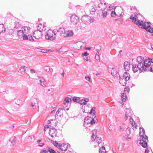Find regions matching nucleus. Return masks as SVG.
Segmentation results:
<instances>
[{
  "mask_svg": "<svg viewBox=\"0 0 153 153\" xmlns=\"http://www.w3.org/2000/svg\"><path fill=\"white\" fill-rule=\"evenodd\" d=\"M144 59L143 57L139 56L137 57L136 63L132 64V69L134 73H135L139 71V73H140L143 70L145 71L146 70Z\"/></svg>",
  "mask_w": 153,
  "mask_h": 153,
  "instance_id": "1",
  "label": "nucleus"
},
{
  "mask_svg": "<svg viewBox=\"0 0 153 153\" xmlns=\"http://www.w3.org/2000/svg\"><path fill=\"white\" fill-rule=\"evenodd\" d=\"M151 25L150 22L144 23L143 21L140 20L137 25L141 28L145 29L147 32L152 33L153 31V26H151Z\"/></svg>",
  "mask_w": 153,
  "mask_h": 153,
  "instance_id": "2",
  "label": "nucleus"
},
{
  "mask_svg": "<svg viewBox=\"0 0 153 153\" xmlns=\"http://www.w3.org/2000/svg\"><path fill=\"white\" fill-rule=\"evenodd\" d=\"M54 30H52L51 29L48 30L45 35V37L46 39L51 41L55 39L56 37L57 33Z\"/></svg>",
  "mask_w": 153,
  "mask_h": 153,
  "instance_id": "3",
  "label": "nucleus"
},
{
  "mask_svg": "<svg viewBox=\"0 0 153 153\" xmlns=\"http://www.w3.org/2000/svg\"><path fill=\"white\" fill-rule=\"evenodd\" d=\"M40 29H41L40 28L39 29H38L37 30H35L33 33V35H34V37L36 39H39L42 38V31L45 30L46 28L44 27L42 30Z\"/></svg>",
  "mask_w": 153,
  "mask_h": 153,
  "instance_id": "4",
  "label": "nucleus"
},
{
  "mask_svg": "<svg viewBox=\"0 0 153 153\" xmlns=\"http://www.w3.org/2000/svg\"><path fill=\"white\" fill-rule=\"evenodd\" d=\"M81 21L83 23L86 24L93 22L94 21V19L93 18H91L90 16L87 15H84L82 16L81 19Z\"/></svg>",
  "mask_w": 153,
  "mask_h": 153,
  "instance_id": "5",
  "label": "nucleus"
},
{
  "mask_svg": "<svg viewBox=\"0 0 153 153\" xmlns=\"http://www.w3.org/2000/svg\"><path fill=\"white\" fill-rule=\"evenodd\" d=\"M95 119H97L95 116H94V117L93 118V117H91L88 116L85 118L84 122L87 124H90L92 125L96 122Z\"/></svg>",
  "mask_w": 153,
  "mask_h": 153,
  "instance_id": "6",
  "label": "nucleus"
},
{
  "mask_svg": "<svg viewBox=\"0 0 153 153\" xmlns=\"http://www.w3.org/2000/svg\"><path fill=\"white\" fill-rule=\"evenodd\" d=\"M96 131L95 130H93L92 131V135L91 136V139L92 141L97 142L99 144V141L97 142L98 140H101V138L99 137H97L96 135Z\"/></svg>",
  "mask_w": 153,
  "mask_h": 153,
  "instance_id": "7",
  "label": "nucleus"
},
{
  "mask_svg": "<svg viewBox=\"0 0 153 153\" xmlns=\"http://www.w3.org/2000/svg\"><path fill=\"white\" fill-rule=\"evenodd\" d=\"M140 15V14H137V15L135 14L133 16V14H131L129 18L130 19L132 20L134 24L137 25V24H138V22L140 21V20H139L138 19V16H139Z\"/></svg>",
  "mask_w": 153,
  "mask_h": 153,
  "instance_id": "8",
  "label": "nucleus"
},
{
  "mask_svg": "<svg viewBox=\"0 0 153 153\" xmlns=\"http://www.w3.org/2000/svg\"><path fill=\"white\" fill-rule=\"evenodd\" d=\"M22 37L24 40H28L31 42H33L34 41V39L31 34L28 33L25 34Z\"/></svg>",
  "mask_w": 153,
  "mask_h": 153,
  "instance_id": "9",
  "label": "nucleus"
},
{
  "mask_svg": "<svg viewBox=\"0 0 153 153\" xmlns=\"http://www.w3.org/2000/svg\"><path fill=\"white\" fill-rule=\"evenodd\" d=\"M58 153V151H55L53 149L50 147H48L45 149L41 150L40 151V153Z\"/></svg>",
  "mask_w": 153,
  "mask_h": 153,
  "instance_id": "10",
  "label": "nucleus"
},
{
  "mask_svg": "<svg viewBox=\"0 0 153 153\" xmlns=\"http://www.w3.org/2000/svg\"><path fill=\"white\" fill-rule=\"evenodd\" d=\"M57 133V130L53 127H52V128H50L49 134L51 137H56Z\"/></svg>",
  "mask_w": 153,
  "mask_h": 153,
  "instance_id": "11",
  "label": "nucleus"
},
{
  "mask_svg": "<svg viewBox=\"0 0 153 153\" xmlns=\"http://www.w3.org/2000/svg\"><path fill=\"white\" fill-rule=\"evenodd\" d=\"M76 43L77 44V45L80 47L81 49H84L85 50H89L91 48L89 47H85V46L86 45V43L83 42H77Z\"/></svg>",
  "mask_w": 153,
  "mask_h": 153,
  "instance_id": "12",
  "label": "nucleus"
},
{
  "mask_svg": "<svg viewBox=\"0 0 153 153\" xmlns=\"http://www.w3.org/2000/svg\"><path fill=\"white\" fill-rule=\"evenodd\" d=\"M147 58L148 59H144V61L145 62V63L146 66L145 68H149L151 65V63L153 64V58H150L149 57H148Z\"/></svg>",
  "mask_w": 153,
  "mask_h": 153,
  "instance_id": "13",
  "label": "nucleus"
},
{
  "mask_svg": "<svg viewBox=\"0 0 153 153\" xmlns=\"http://www.w3.org/2000/svg\"><path fill=\"white\" fill-rule=\"evenodd\" d=\"M70 20L71 22L73 24H76L79 21V18L76 15H73L71 16Z\"/></svg>",
  "mask_w": 153,
  "mask_h": 153,
  "instance_id": "14",
  "label": "nucleus"
},
{
  "mask_svg": "<svg viewBox=\"0 0 153 153\" xmlns=\"http://www.w3.org/2000/svg\"><path fill=\"white\" fill-rule=\"evenodd\" d=\"M68 143L66 144L64 143L62 144L60 143L59 149L61 151L66 152L68 148Z\"/></svg>",
  "mask_w": 153,
  "mask_h": 153,
  "instance_id": "15",
  "label": "nucleus"
},
{
  "mask_svg": "<svg viewBox=\"0 0 153 153\" xmlns=\"http://www.w3.org/2000/svg\"><path fill=\"white\" fill-rule=\"evenodd\" d=\"M74 33L72 30H68L63 33V36L65 37H69L73 36Z\"/></svg>",
  "mask_w": 153,
  "mask_h": 153,
  "instance_id": "16",
  "label": "nucleus"
},
{
  "mask_svg": "<svg viewBox=\"0 0 153 153\" xmlns=\"http://www.w3.org/2000/svg\"><path fill=\"white\" fill-rule=\"evenodd\" d=\"M111 74L114 77L119 78L120 76L119 73L113 68H112V69L111 70Z\"/></svg>",
  "mask_w": 153,
  "mask_h": 153,
  "instance_id": "17",
  "label": "nucleus"
},
{
  "mask_svg": "<svg viewBox=\"0 0 153 153\" xmlns=\"http://www.w3.org/2000/svg\"><path fill=\"white\" fill-rule=\"evenodd\" d=\"M98 7L100 8V11L105 10L106 8V3L105 2H101L98 5Z\"/></svg>",
  "mask_w": 153,
  "mask_h": 153,
  "instance_id": "18",
  "label": "nucleus"
},
{
  "mask_svg": "<svg viewBox=\"0 0 153 153\" xmlns=\"http://www.w3.org/2000/svg\"><path fill=\"white\" fill-rule=\"evenodd\" d=\"M124 68L126 71H128L130 69V64L129 62L125 61L124 63Z\"/></svg>",
  "mask_w": 153,
  "mask_h": 153,
  "instance_id": "19",
  "label": "nucleus"
},
{
  "mask_svg": "<svg viewBox=\"0 0 153 153\" xmlns=\"http://www.w3.org/2000/svg\"><path fill=\"white\" fill-rule=\"evenodd\" d=\"M123 76H122V78H124V80L126 81H128L130 78V75L129 74L126 72H125L124 73L123 75Z\"/></svg>",
  "mask_w": 153,
  "mask_h": 153,
  "instance_id": "20",
  "label": "nucleus"
},
{
  "mask_svg": "<svg viewBox=\"0 0 153 153\" xmlns=\"http://www.w3.org/2000/svg\"><path fill=\"white\" fill-rule=\"evenodd\" d=\"M39 83L43 87H45L46 85L45 80L43 78H39Z\"/></svg>",
  "mask_w": 153,
  "mask_h": 153,
  "instance_id": "21",
  "label": "nucleus"
},
{
  "mask_svg": "<svg viewBox=\"0 0 153 153\" xmlns=\"http://www.w3.org/2000/svg\"><path fill=\"white\" fill-rule=\"evenodd\" d=\"M119 78L120 83L123 86H125L126 84V82L127 81H126L124 79L123 80V78H122V77L120 76Z\"/></svg>",
  "mask_w": 153,
  "mask_h": 153,
  "instance_id": "22",
  "label": "nucleus"
},
{
  "mask_svg": "<svg viewBox=\"0 0 153 153\" xmlns=\"http://www.w3.org/2000/svg\"><path fill=\"white\" fill-rule=\"evenodd\" d=\"M71 99H70L68 97H66L63 102V106L64 107L66 106L67 104H68L69 102L71 101Z\"/></svg>",
  "mask_w": 153,
  "mask_h": 153,
  "instance_id": "23",
  "label": "nucleus"
},
{
  "mask_svg": "<svg viewBox=\"0 0 153 153\" xmlns=\"http://www.w3.org/2000/svg\"><path fill=\"white\" fill-rule=\"evenodd\" d=\"M24 32L22 30H19L17 31L18 37L19 38H23V36L24 34Z\"/></svg>",
  "mask_w": 153,
  "mask_h": 153,
  "instance_id": "24",
  "label": "nucleus"
},
{
  "mask_svg": "<svg viewBox=\"0 0 153 153\" xmlns=\"http://www.w3.org/2000/svg\"><path fill=\"white\" fill-rule=\"evenodd\" d=\"M138 142H139L141 144V146H142L144 148H146L147 146V143L145 141H142L141 142V140H137Z\"/></svg>",
  "mask_w": 153,
  "mask_h": 153,
  "instance_id": "25",
  "label": "nucleus"
},
{
  "mask_svg": "<svg viewBox=\"0 0 153 153\" xmlns=\"http://www.w3.org/2000/svg\"><path fill=\"white\" fill-rule=\"evenodd\" d=\"M56 30L57 32L60 34H63V33H64L65 32V30L63 28H59L58 29L54 30Z\"/></svg>",
  "mask_w": 153,
  "mask_h": 153,
  "instance_id": "26",
  "label": "nucleus"
},
{
  "mask_svg": "<svg viewBox=\"0 0 153 153\" xmlns=\"http://www.w3.org/2000/svg\"><path fill=\"white\" fill-rule=\"evenodd\" d=\"M26 68H27V67L25 66L21 67L19 70V72L22 74H24L26 71Z\"/></svg>",
  "mask_w": 153,
  "mask_h": 153,
  "instance_id": "27",
  "label": "nucleus"
},
{
  "mask_svg": "<svg viewBox=\"0 0 153 153\" xmlns=\"http://www.w3.org/2000/svg\"><path fill=\"white\" fill-rule=\"evenodd\" d=\"M15 137H12L10 138L9 140V142H10L11 145L10 146H13L15 142Z\"/></svg>",
  "mask_w": 153,
  "mask_h": 153,
  "instance_id": "28",
  "label": "nucleus"
},
{
  "mask_svg": "<svg viewBox=\"0 0 153 153\" xmlns=\"http://www.w3.org/2000/svg\"><path fill=\"white\" fill-rule=\"evenodd\" d=\"M91 108L90 110V112H89L90 114L93 116V117L94 116H95V110L96 108L95 107H91Z\"/></svg>",
  "mask_w": 153,
  "mask_h": 153,
  "instance_id": "29",
  "label": "nucleus"
},
{
  "mask_svg": "<svg viewBox=\"0 0 153 153\" xmlns=\"http://www.w3.org/2000/svg\"><path fill=\"white\" fill-rule=\"evenodd\" d=\"M5 30V28L3 24H0V33H3Z\"/></svg>",
  "mask_w": 153,
  "mask_h": 153,
  "instance_id": "30",
  "label": "nucleus"
},
{
  "mask_svg": "<svg viewBox=\"0 0 153 153\" xmlns=\"http://www.w3.org/2000/svg\"><path fill=\"white\" fill-rule=\"evenodd\" d=\"M96 6H92L91 7V8L90 9V13L92 14H94V12L96 11Z\"/></svg>",
  "mask_w": 153,
  "mask_h": 153,
  "instance_id": "31",
  "label": "nucleus"
},
{
  "mask_svg": "<svg viewBox=\"0 0 153 153\" xmlns=\"http://www.w3.org/2000/svg\"><path fill=\"white\" fill-rule=\"evenodd\" d=\"M122 100L123 101H126L127 97V95L124 93H122L121 94Z\"/></svg>",
  "mask_w": 153,
  "mask_h": 153,
  "instance_id": "32",
  "label": "nucleus"
},
{
  "mask_svg": "<svg viewBox=\"0 0 153 153\" xmlns=\"http://www.w3.org/2000/svg\"><path fill=\"white\" fill-rule=\"evenodd\" d=\"M62 110V108H59L56 113L55 115V118L56 119H58V114H60L61 111Z\"/></svg>",
  "mask_w": 153,
  "mask_h": 153,
  "instance_id": "33",
  "label": "nucleus"
},
{
  "mask_svg": "<svg viewBox=\"0 0 153 153\" xmlns=\"http://www.w3.org/2000/svg\"><path fill=\"white\" fill-rule=\"evenodd\" d=\"M140 136L141 137H142V140L143 141H146V140L148 141V137L147 136L143 134H141Z\"/></svg>",
  "mask_w": 153,
  "mask_h": 153,
  "instance_id": "34",
  "label": "nucleus"
},
{
  "mask_svg": "<svg viewBox=\"0 0 153 153\" xmlns=\"http://www.w3.org/2000/svg\"><path fill=\"white\" fill-rule=\"evenodd\" d=\"M145 130L142 127H140V132L139 134L140 135H141V134L145 135Z\"/></svg>",
  "mask_w": 153,
  "mask_h": 153,
  "instance_id": "35",
  "label": "nucleus"
},
{
  "mask_svg": "<svg viewBox=\"0 0 153 153\" xmlns=\"http://www.w3.org/2000/svg\"><path fill=\"white\" fill-rule=\"evenodd\" d=\"M80 98L79 97H74L72 98V100L74 102H78L80 101Z\"/></svg>",
  "mask_w": 153,
  "mask_h": 153,
  "instance_id": "36",
  "label": "nucleus"
},
{
  "mask_svg": "<svg viewBox=\"0 0 153 153\" xmlns=\"http://www.w3.org/2000/svg\"><path fill=\"white\" fill-rule=\"evenodd\" d=\"M111 16L112 17H115L117 19V16L118 15H119V14H116V13L115 11H112L111 13Z\"/></svg>",
  "mask_w": 153,
  "mask_h": 153,
  "instance_id": "37",
  "label": "nucleus"
},
{
  "mask_svg": "<svg viewBox=\"0 0 153 153\" xmlns=\"http://www.w3.org/2000/svg\"><path fill=\"white\" fill-rule=\"evenodd\" d=\"M99 10L100 12L101 11L102 15L103 17H105L106 16L107 14V13L106 11L105 10H103L101 11H100V10Z\"/></svg>",
  "mask_w": 153,
  "mask_h": 153,
  "instance_id": "38",
  "label": "nucleus"
},
{
  "mask_svg": "<svg viewBox=\"0 0 153 153\" xmlns=\"http://www.w3.org/2000/svg\"><path fill=\"white\" fill-rule=\"evenodd\" d=\"M24 28V32L26 34H27L30 29V28L29 27L25 26Z\"/></svg>",
  "mask_w": 153,
  "mask_h": 153,
  "instance_id": "39",
  "label": "nucleus"
},
{
  "mask_svg": "<svg viewBox=\"0 0 153 153\" xmlns=\"http://www.w3.org/2000/svg\"><path fill=\"white\" fill-rule=\"evenodd\" d=\"M94 48L96 51L99 52L101 50V47L98 45H96L95 46Z\"/></svg>",
  "mask_w": 153,
  "mask_h": 153,
  "instance_id": "40",
  "label": "nucleus"
},
{
  "mask_svg": "<svg viewBox=\"0 0 153 153\" xmlns=\"http://www.w3.org/2000/svg\"><path fill=\"white\" fill-rule=\"evenodd\" d=\"M21 25L19 22H16L15 23V28L18 29L19 27H20Z\"/></svg>",
  "mask_w": 153,
  "mask_h": 153,
  "instance_id": "41",
  "label": "nucleus"
},
{
  "mask_svg": "<svg viewBox=\"0 0 153 153\" xmlns=\"http://www.w3.org/2000/svg\"><path fill=\"white\" fill-rule=\"evenodd\" d=\"M105 148L104 146H102V148L100 149L99 152L100 153H105Z\"/></svg>",
  "mask_w": 153,
  "mask_h": 153,
  "instance_id": "42",
  "label": "nucleus"
},
{
  "mask_svg": "<svg viewBox=\"0 0 153 153\" xmlns=\"http://www.w3.org/2000/svg\"><path fill=\"white\" fill-rule=\"evenodd\" d=\"M122 11V12H121V13H117V12H116V14H119V15H118V16H117V19H115V20H117V19H118V17H121V16H123V9H122V10H121Z\"/></svg>",
  "mask_w": 153,
  "mask_h": 153,
  "instance_id": "43",
  "label": "nucleus"
},
{
  "mask_svg": "<svg viewBox=\"0 0 153 153\" xmlns=\"http://www.w3.org/2000/svg\"><path fill=\"white\" fill-rule=\"evenodd\" d=\"M131 113H129L128 114H125V119L126 120L128 119V117L130 118V117H131Z\"/></svg>",
  "mask_w": 153,
  "mask_h": 153,
  "instance_id": "44",
  "label": "nucleus"
},
{
  "mask_svg": "<svg viewBox=\"0 0 153 153\" xmlns=\"http://www.w3.org/2000/svg\"><path fill=\"white\" fill-rule=\"evenodd\" d=\"M54 146H55L56 147L58 148V149H59V146H60V143L58 144V143L56 141H53Z\"/></svg>",
  "mask_w": 153,
  "mask_h": 153,
  "instance_id": "45",
  "label": "nucleus"
},
{
  "mask_svg": "<svg viewBox=\"0 0 153 153\" xmlns=\"http://www.w3.org/2000/svg\"><path fill=\"white\" fill-rule=\"evenodd\" d=\"M126 112L125 114H128L129 113H131V116L132 115L133 112L131 111V110L130 108H126Z\"/></svg>",
  "mask_w": 153,
  "mask_h": 153,
  "instance_id": "46",
  "label": "nucleus"
},
{
  "mask_svg": "<svg viewBox=\"0 0 153 153\" xmlns=\"http://www.w3.org/2000/svg\"><path fill=\"white\" fill-rule=\"evenodd\" d=\"M79 102L80 105H82L83 104L84 105H85L86 104V103H85L84 100L83 99H81L80 98V101H79Z\"/></svg>",
  "mask_w": 153,
  "mask_h": 153,
  "instance_id": "47",
  "label": "nucleus"
},
{
  "mask_svg": "<svg viewBox=\"0 0 153 153\" xmlns=\"http://www.w3.org/2000/svg\"><path fill=\"white\" fill-rule=\"evenodd\" d=\"M44 70L46 72H48L50 71V68L48 66L45 67L44 68Z\"/></svg>",
  "mask_w": 153,
  "mask_h": 153,
  "instance_id": "48",
  "label": "nucleus"
},
{
  "mask_svg": "<svg viewBox=\"0 0 153 153\" xmlns=\"http://www.w3.org/2000/svg\"><path fill=\"white\" fill-rule=\"evenodd\" d=\"M88 53L86 51L84 53H82V56L83 57L84 56H86L88 55Z\"/></svg>",
  "mask_w": 153,
  "mask_h": 153,
  "instance_id": "49",
  "label": "nucleus"
},
{
  "mask_svg": "<svg viewBox=\"0 0 153 153\" xmlns=\"http://www.w3.org/2000/svg\"><path fill=\"white\" fill-rule=\"evenodd\" d=\"M44 27L45 28L44 25H42V24H39V25L38 26V29H39L40 28H41V30L43 28V27Z\"/></svg>",
  "mask_w": 153,
  "mask_h": 153,
  "instance_id": "50",
  "label": "nucleus"
},
{
  "mask_svg": "<svg viewBox=\"0 0 153 153\" xmlns=\"http://www.w3.org/2000/svg\"><path fill=\"white\" fill-rule=\"evenodd\" d=\"M49 126H50V127H51V126H49L48 125H46L44 126V130L45 131H46V129L47 128H49Z\"/></svg>",
  "mask_w": 153,
  "mask_h": 153,
  "instance_id": "51",
  "label": "nucleus"
},
{
  "mask_svg": "<svg viewBox=\"0 0 153 153\" xmlns=\"http://www.w3.org/2000/svg\"><path fill=\"white\" fill-rule=\"evenodd\" d=\"M85 79L87 80L88 81L90 82L91 79L90 78V76L88 75H87L85 76Z\"/></svg>",
  "mask_w": 153,
  "mask_h": 153,
  "instance_id": "52",
  "label": "nucleus"
},
{
  "mask_svg": "<svg viewBox=\"0 0 153 153\" xmlns=\"http://www.w3.org/2000/svg\"><path fill=\"white\" fill-rule=\"evenodd\" d=\"M35 105L36 103L32 102L31 103V106L33 108V109H34L36 108Z\"/></svg>",
  "mask_w": 153,
  "mask_h": 153,
  "instance_id": "53",
  "label": "nucleus"
},
{
  "mask_svg": "<svg viewBox=\"0 0 153 153\" xmlns=\"http://www.w3.org/2000/svg\"><path fill=\"white\" fill-rule=\"evenodd\" d=\"M90 105L89 104H86L85 105V106H84V108H91V107H90Z\"/></svg>",
  "mask_w": 153,
  "mask_h": 153,
  "instance_id": "54",
  "label": "nucleus"
},
{
  "mask_svg": "<svg viewBox=\"0 0 153 153\" xmlns=\"http://www.w3.org/2000/svg\"><path fill=\"white\" fill-rule=\"evenodd\" d=\"M34 138V137H33L32 136H29L28 137V140L30 141L32 140L33 138Z\"/></svg>",
  "mask_w": 153,
  "mask_h": 153,
  "instance_id": "55",
  "label": "nucleus"
},
{
  "mask_svg": "<svg viewBox=\"0 0 153 153\" xmlns=\"http://www.w3.org/2000/svg\"><path fill=\"white\" fill-rule=\"evenodd\" d=\"M129 88H125L124 89V91H127L128 92H129Z\"/></svg>",
  "mask_w": 153,
  "mask_h": 153,
  "instance_id": "56",
  "label": "nucleus"
},
{
  "mask_svg": "<svg viewBox=\"0 0 153 153\" xmlns=\"http://www.w3.org/2000/svg\"><path fill=\"white\" fill-rule=\"evenodd\" d=\"M84 59L85 61H88L90 59V57H85L84 58Z\"/></svg>",
  "mask_w": 153,
  "mask_h": 153,
  "instance_id": "57",
  "label": "nucleus"
},
{
  "mask_svg": "<svg viewBox=\"0 0 153 153\" xmlns=\"http://www.w3.org/2000/svg\"><path fill=\"white\" fill-rule=\"evenodd\" d=\"M83 99L84 100L85 103H86V102H88L89 101V99L88 98H84Z\"/></svg>",
  "mask_w": 153,
  "mask_h": 153,
  "instance_id": "58",
  "label": "nucleus"
},
{
  "mask_svg": "<svg viewBox=\"0 0 153 153\" xmlns=\"http://www.w3.org/2000/svg\"><path fill=\"white\" fill-rule=\"evenodd\" d=\"M150 71L152 72H153V64H152L151 67L150 68Z\"/></svg>",
  "mask_w": 153,
  "mask_h": 153,
  "instance_id": "59",
  "label": "nucleus"
},
{
  "mask_svg": "<svg viewBox=\"0 0 153 153\" xmlns=\"http://www.w3.org/2000/svg\"><path fill=\"white\" fill-rule=\"evenodd\" d=\"M95 59L97 60H99L100 61V56L99 55L98 56H95Z\"/></svg>",
  "mask_w": 153,
  "mask_h": 153,
  "instance_id": "60",
  "label": "nucleus"
},
{
  "mask_svg": "<svg viewBox=\"0 0 153 153\" xmlns=\"http://www.w3.org/2000/svg\"><path fill=\"white\" fill-rule=\"evenodd\" d=\"M30 73H31V74H34L35 73V71L34 70H33V69H30Z\"/></svg>",
  "mask_w": 153,
  "mask_h": 153,
  "instance_id": "61",
  "label": "nucleus"
},
{
  "mask_svg": "<svg viewBox=\"0 0 153 153\" xmlns=\"http://www.w3.org/2000/svg\"><path fill=\"white\" fill-rule=\"evenodd\" d=\"M131 125L133 126L135 128H136L137 125L135 124V122H134V125H133V123H131Z\"/></svg>",
  "mask_w": 153,
  "mask_h": 153,
  "instance_id": "62",
  "label": "nucleus"
},
{
  "mask_svg": "<svg viewBox=\"0 0 153 153\" xmlns=\"http://www.w3.org/2000/svg\"><path fill=\"white\" fill-rule=\"evenodd\" d=\"M149 151L148 148H146L145 149V153H149Z\"/></svg>",
  "mask_w": 153,
  "mask_h": 153,
  "instance_id": "63",
  "label": "nucleus"
},
{
  "mask_svg": "<svg viewBox=\"0 0 153 153\" xmlns=\"http://www.w3.org/2000/svg\"><path fill=\"white\" fill-rule=\"evenodd\" d=\"M47 123L48 124H51V125H52V123L51 122V120H48V121H47Z\"/></svg>",
  "mask_w": 153,
  "mask_h": 153,
  "instance_id": "64",
  "label": "nucleus"
}]
</instances>
